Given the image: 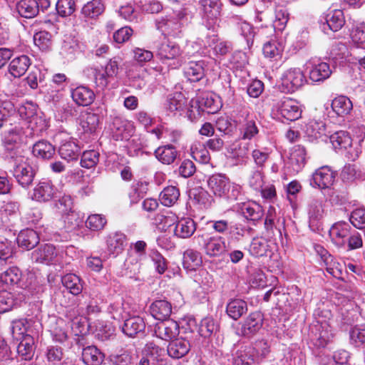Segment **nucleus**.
Returning a JSON list of instances; mask_svg holds the SVG:
<instances>
[{
	"mask_svg": "<svg viewBox=\"0 0 365 365\" xmlns=\"http://www.w3.org/2000/svg\"><path fill=\"white\" fill-rule=\"evenodd\" d=\"M193 240L210 257H220L227 251L225 239L219 235L200 230Z\"/></svg>",
	"mask_w": 365,
	"mask_h": 365,
	"instance_id": "nucleus-2",
	"label": "nucleus"
},
{
	"mask_svg": "<svg viewBox=\"0 0 365 365\" xmlns=\"http://www.w3.org/2000/svg\"><path fill=\"white\" fill-rule=\"evenodd\" d=\"M259 133L256 123L253 120H247L240 128L242 140H251Z\"/></svg>",
	"mask_w": 365,
	"mask_h": 365,
	"instance_id": "nucleus-60",
	"label": "nucleus"
},
{
	"mask_svg": "<svg viewBox=\"0 0 365 365\" xmlns=\"http://www.w3.org/2000/svg\"><path fill=\"white\" fill-rule=\"evenodd\" d=\"M144 354L153 361H163L165 356V351L160 347L154 341L146 343L143 350Z\"/></svg>",
	"mask_w": 365,
	"mask_h": 365,
	"instance_id": "nucleus-46",
	"label": "nucleus"
},
{
	"mask_svg": "<svg viewBox=\"0 0 365 365\" xmlns=\"http://www.w3.org/2000/svg\"><path fill=\"white\" fill-rule=\"evenodd\" d=\"M19 247L26 250L33 249L39 242V237L36 231L27 229L20 232L17 237Z\"/></svg>",
	"mask_w": 365,
	"mask_h": 365,
	"instance_id": "nucleus-29",
	"label": "nucleus"
},
{
	"mask_svg": "<svg viewBox=\"0 0 365 365\" xmlns=\"http://www.w3.org/2000/svg\"><path fill=\"white\" fill-rule=\"evenodd\" d=\"M178 152L173 145L161 146L155 151L157 159L163 164L170 165L176 159Z\"/></svg>",
	"mask_w": 365,
	"mask_h": 365,
	"instance_id": "nucleus-39",
	"label": "nucleus"
},
{
	"mask_svg": "<svg viewBox=\"0 0 365 365\" xmlns=\"http://www.w3.org/2000/svg\"><path fill=\"white\" fill-rule=\"evenodd\" d=\"M56 192L57 189L51 180L42 179L34 187L31 198L37 202H45L53 199Z\"/></svg>",
	"mask_w": 365,
	"mask_h": 365,
	"instance_id": "nucleus-12",
	"label": "nucleus"
},
{
	"mask_svg": "<svg viewBox=\"0 0 365 365\" xmlns=\"http://www.w3.org/2000/svg\"><path fill=\"white\" fill-rule=\"evenodd\" d=\"M187 101L182 93H175L168 96L165 108L173 115L177 113L181 115L187 106Z\"/></svg>",
	"mask_w": 365,
	"mask_h": 365,
	"instance_id": "nucleus-24",
	"label": "nucleus"
},
{
	"mask_svg": "<svg viewBox=\"0 0 365 365\" xmlns=\"http://www.w3.org/2000/svg\"><path fill=\"white\" fill-rule=\"evenodd\" d=\"M262 326V321H235L232 327L240 336H249L256 333Z\"/></svg>",
	"mask_w": 365,
	"mask_h": 365,
	"instance_id": "nucleus-23",
	"label": "nucleus"
},
{
	"mask_svg": "<svg viewBox=\"0 0 365 365\" xmlns=\"http://www.w3.org/2000/svg\"><path fill=\"white\" fill-rule=\"evenodd\" d=\"M353 105L349 98L344 96L336 97L331 102L333 111L339 116H344L352 110Z\"/></svg>",
	"mask_w": 365,
	"mask_h": 365,
	"instance_id": "nucleus-35",
	"label": "nucleus"
},
{
	"mask_svg": "<svg viewBox=\"0 0 365 365\" xmlns=\"http://www.w3.org/2000/svg\"><path fill=\"white\" fill-rule=\"evenodd\" d=\"M272 110L276 115L291 121L299 119L302 114L299 103L288 97H284L277 101L273 106Z\"/></svg>",
	"mask_w": 365,
	"mask_h": 365,
	"instance_id": "nucleus-7",
	"label": "nucleus"
},
{
	"mask_svg": "<svg viewBox=\"0 0 365 365\" xmlns=\"http://www.w3.org/2000/svg\"><path fill=\"white\" fill-rule=\"evenodd\" d=\"M60 156L67 160H77L80 155V148L73 141H66L63 143L58 149Z\"/></svg>",
	"mask_w": 365,
	"mask_h": 365,
	"instance_id": "nucleus-32",
	"label": "nucleus"
},
{
	"mask_svg": "<svg viewBox=\"0 0 365 365\" xmlns=\"http://www.w3.org/2000/svg\"><path fill=\"white\" fill-rule=\"evenodd\" d=\"M289 20V13L287 9L282 6H277L275 8V19L273 22V27L275 30L282 31Z\"/></svg>",
	"mask_w": 365,
	"mask_h": 365,
	"instance_id": "nucleus-51",
	"label": "nucleus"
},
{
	"mask_svg": "<svg viewBox=\"0 0 365 365\" xmlns=\"http://www.w3.org/2000/svg\"><path fill=\"white\" fill-rule=\"evenodd\" d=\"M349 220L356 228L360 230L365 228V209L357 208L353 210Z\"/></svg>",
	"mask_w": 365,
	"mask_h": 365,
	"instance_id": "nucleus-64",
	"label": "nucleus"
},
{
	"mask_svg": "<svg viewBox=\"0 0 365 365\" xmlns=\"http://www.w3.org/2000/svg\"><path fill=\"white\" fill-rule=\"evenodd\" d=\"M207 187L215 197L227 200H237L242 195V187L231 182L225 174L217 173L209 177Z\"/></svg>",
	"mask_w": 365,
	"mask_h": 365,
	"instance_id": "nucleus-1",
	"label": "nucleus"
},
{
	"mask_svg": "<svg viewBox=\"0 0 365 365\" xmlns=\"http://www.w3.org/2000/svg\"><path fill=\"white\" fill-rule=\"evenodd\" d=\"M205 63L202 61H190L184 69V73L188 81H199L205 75Z\"/></svg>",
	"mask_w": 365,
	"mask_h": 365,
	"instance_id": "nucleus-27",
	"label": "nucleus"
},
{
	"mask_svg": "<svg viewBox=\"0 0 365 365\" xmlns=\"http://www.w3.org/2000/svg\"><path fill=\"white\" fill-rule=\"evenodd\" d=\"M155 220L159 229L163 231H167L171 226L175 225L177 217L173 213L168 214L167 215L159 214L156 215Z\"/></svg>",
	"mask_w": 365,
	"mask_h": 365,
	"instance_id": "nucleus-61",
	"label": "nucleus"
},
{
	"mask_svg": "<svg viewBox=\"0 0 365 365\" xmlns=\"http://www.w3.org/2000/svg\"><path fill=\"white\" fill-rule=\"evenodd\" d=\"M305 133L312 140L326 136V125L322 120H311L305 126Z\"/></svg>",
	"mask_w": 365,
	"mask_h": 365,
	"instance_id": "nucleus-36",
	"label": "nucleus"
},
{
	"mask_svg": "<svg viewBox=\"0 0 365 365\" xmlns=\"http://www.w3.org/2000/svg\"><path fill=\"white\" fill-rule=\"evenodd\" d=\"M330 142L335 150L347 149L351 145V138L347 132L336 131L329 137Z\"/></svg>",
	"mask_w": 365,
	"mask_h": 365,
	"instance_id": "nucleus-38",
	"label": "nucleus"
},
{
	"mask_svg": "<svg viewBox=\"0 0 365 365\" xmlns=\"http://www.w3.org/2000/svg\"><path fill=\"white\" fill-rule=\"evenodd\" d=\"M63 286L73 295L81 293L83 286L80 278L74 274H67L62 277Z\"/></svg>",
	"mask_w": 365,
	"mask_h": 365,
	"instance_id": "nucleus-47",
	"label": "nucleus"
},
{
	"mask_svg": "<svg viewBox=\"0 0 365 365\" xmlns=\"http://www.w3.org/2000/svg\"><path fill=\"white\" fill-rule=\"evenodd\" d=\"M31 59L26 55L14 58L9 65V72L14 78H20L27 71L31 66Z\"/></svg>",
	"mask_w": 365,
	"mask_h": 365,
	"instance_id": "nucleus-19",
	"label": "nucleus"
},
{
	"mask_svg": "<svg viewBox=\"0 0 365 365\" xmlns=\"http://www.w3.org/2000/svg\"><path fill=\"white\" fill-rule=\"evenodd\" d=\"M282 85L287 92H294L307 83V78L300 68L287 69L282 76Z\"/></svg>",
	"mask_w": 365,
	"mask_h": 365,
	"instance_id": "nucleus-8",
	"label": "nucleus"
},
{
	"mask_svg": "<svg viewBox=\"0 0 365 365\" xmlns=\"http://www.w3.org/2000/svg\"><path fill=\"white\" fill-rule=\"evenodd\" d=\"M11 158L14 162L13 176L16 182L23 187H29L34 181L35 172L28 162L27 158L21 155H11Z\"/></svg>",
	"mask_w": 365,
	"mask_h": 365,
	"instance_id": "nucleus-4",
	"label": "nucleus"
},
{
	"mask_svg": "<svg viewBox=\"0 0 365 365\" xmlns=\"http://www.w3.org/2000/svg\"><path fill=\"white\" fill-rule=\"evenodd\" d=\"M202 264L201 254L193 250H187L183 256L184 267L189 269H195Z\"/></svg>",
	"mask_w": 365,
	"mask_h": 365,
	"instance_id": "nucleus-50",
	"label": "nucleus"
},
{
	"mask_svg": "<svg viewBox=\"0 0 365 365\" xmlns=\"http://www.w3.org/2000/svg\"><path fill=\"white\" fill-rule=\"evenodd\" d=\"M219 104L212 94H203L199 100H191L187 115L190 120H195L201 115L202 111L214 113L219 109Z\"/></svg>",
	"mask_w": 365,
	"mask_h": 365,
	"instance_id": "nucleus-6",
	"label": "nucleus"
},
{
	"mask_svg": "<svg viewBox=\"0 0 365 365\" xmlns=\"http://www.w3.org/2000/svg\"><path fill=\"white\" fill-rule=\"evenodd\" d=\"M172 312L170 304L165 300H158L150 306V314L155 319H167Z\"/></svg>",
	"mask_w": 365,
	"mask_h": 365,
	"instance_id": "nucleus-31",
	"label": "nucleus"
},
{
	"mask_svg": "<svg viewBox=\"0 0 365 365\" xmlns=\"http://www.w3.org/2000/svg\"><path fill=\"white\" fill-rule=\"evenodd\" d=\"M45 356L48 363L53 365L59 364L63 357V349L58 346H48L46 348Z\"/></svg>",
	"mask_w": 365,
	"mask_h": 365,
	"instance_id": "nucleus-57",
	"label": "nucleus"
},
{
	"mask_svg": "<svg viewBox=\"0 0 365 365\" xmlns=\"http://www.w3.org/2000/svg\"><path fill=\"white\" fill-rule=\"evenodd\" d=\"M253 362L252 347L241 346L232 353V365H251Z\"/></svg>",
	"mask_w": 365,
	"mask_h": 365,
	"instance_id": "nucleus-25",
	"label": "nucleus"
},
{
	"mask_svg": "<svg viewBox=\"0 0 365 365\" xmlns=\"http://www.w3.org/2000/svg\"><path fill=\"white\" fill-rule=\"evenodd\" d=\"M350 340L355 346L365 345V327H353L350 331Z\"/></svg>",
	"mask_w": 365,
	"mask_h": 365,
	"instance_id": "nucleus-63",
	"label": "nucleus"
},
{
	"mask_svg": "<svg viewBox=\"0 0 365 365\" xmlns=\"http://www.w3.org/2000/svg\"><path fill=\"white\" fill-rule=\"evenodd\" d=\"M82 358L87 365H101L104 355L94 346H88L83 349Z\"/></svg>",
	"mask_w": 365,
	"mask_h": 365,
	"instance_id": "nucleus-34",
	"label": "nucleus"
},
{
	"mask_svg": "<svg viewBox=\"0 0 365 365\" xmlns=\"http://www.w3.org/2000/svg\"><path fill=\"white\" fill-rule=\"evenodd\" d=\"M126 245L125 235L120 232L110 233L106 237L107 250L110 255L116 257L121 253Z\"/></svg>",
	"mask_w": 365,
	"mask_h": 365,
	"instance_id": "nucleus-17",
	"label": "nucleus"
},
{
	"mask_svg": "<svg viewBox=\"0 0 365 365\" xmlns=\"http://www.w3.org/2000/svg\"><path fill=\"white\" fill-rule=\"evenodd\" d=\"M322 365H351L350 355L346 350L336 351L332 358L323 357L321 359Z\"/></svg>",
	"mask_w": 365,
	"mask_h": 365,
	"instance_id": "nucleus-42",
	"label": "nucleus"
},
{
	"mask_svg": "<svg viewBox=\"0 0 365 365\" xmlns=\"http://www.w3.org/2000/svg\"><path fill=\"white\" fill-rule=\"evenodd\" d=\"M180 191L176 187L168 186L161 192L160 200L163 205L170 207L178 201Z\"/></svg>",
	"mask_w": 365,
	"mask_h": 365,
	"instance_id": "nucleus-49",
	"label": "nucleus"
},
{
	"mask_svg": "<svg viewBox=\"0 0 365 365\" xmlns=\"http://www.w3.org/2000/svg\"><path fill=\"white\" fill-rule=\"evenodd\" d=\"M71 97L77 105L88 106L93 102L95 94L93 91L88 87L78 86L72 90Z\"/></svg>",
	"mask_w": 365,
	"mask_h": 365,
	"instance_id": "nucleus-22",
	"label": "nucleus"
},
{
	"mask_svg": "<svg viewBox=\"0 0 365 365\" xmlns=\"http://www.w3.org/2000/svg\"><path fill=\"white\" fill-rule=\"evenodd\" d=\"M267 243L264 239L255 238L250 246V252L255 257H262L266 255Z\"/></svg>",
	"mask_w": 365,
	"mask_h": 365,
	"instance_id": "nucleus-62",
	"label": "nucleus"
},
{
	"mask_svg": "<svg viewBox=\"0 0 365 365\" xmlns=\"http://www.w3.org/2000/svg\"><path fill=\"white\" fill-rule=\"evenodd\" d=\"M307 151L301 145H294L290 152L289 160L296 171L300 170L306 164Z\"/></svg>",
	"mask_w": 365,
	"mask_h": 365,
	"instance_id": "nucleus-33",
	"label": "nucleus"
},
{
	"mask_svg": "<svg viewBox=\"0 0 365 365\" xmlns=\"http://www.w3.org/2000/svg\"><path fill=\"white\" fill-rule=\"evenodd\" d=\"M250 147V143L237 140L229 146L227 151L232 158L244 159L247 157Z\"/></svg>",
	"mask_w": 365,
	"mask_h": 365,
	"instance_id": "nucleus-37",
	"label": "nucleus"
},
{
	"mask_svg": "<svg viewBox=\"0 0 365 365\" xmlns=\"http://www.w3.org/2000/svg\"><path fill=\"white\" fill-rule=\"evenodd\" d=\"M33 153L42 159H50L55 153L54 146L46 140H41L34 144Z\"/></svg>",
	"mask_w": 365,
	"mask_h": 365,
	"instance_id": "nucleus-43",
	"label": "nucleus"
},
{
	"mask_svg": "<svg viewBox=\"0 0 365 365\" xmlns=\"http://www.w3.org/2000/svg\"><path fill=\"white\" fill-rule=\"evenodd\" d=\"M307 212L309 227L313 231L317 230L325 215L324 203L323 200L316 197H311L308 202Z\"/></svg>",
	"mask_w": 365,
	"mask_h": 365,
	"instance_id": "nucleus-10",
	"label": "nucleus"
},
{
	"mask_svg": "<svg viewBox=\"0 0 365 365\" xmlns=\"http://www.w3.org/2000/svg\"><path fill=\"white\" fill-rule=\"evenodd\" d=\"M331 73L332 71L329 63L319 62L312 64L309 72V77L313 83H319L329 78Z\"/></svg>",
	"mask_w": 365,
	"mask_h": 365,
	"instance_id": "nucleus-21",
	"label": "nucleus"
},
{
	"mask_svg": "<svg viewBox=\"0 0 365 365\" xmlns=\"http://www.w3.org/2000/svg\"><path fill=\"white\" fill-rule=\"evenodd\" d=\"M111 129L117 140H128L135 132L133 123L119 115L113 118Z\"/></svg>",
	"mask_w": 365,
	"mask_h": 365,
	"instance_id": "nucleus-13",
	"label": "nucleus"
},
{
	"mask_svg": "<svg viewBox=\"0 0 365 365\" xmlns=\"http://www.w3.org/2000/svg\"><path fill=\"white\" fill-rule=\"evenodd\" d=\"M247 311V303L242 299H234L227 306V313L232 319H238Z\"/></svg>",
	"mask_w": 365,
	"mask_h": 365,
	"instance_id": "nucleus-45",
	"label": "nucleus"
},
{
	"mask_svg": "<svg viewBox=\"0 0 365 365\" xmlns=\"http://www.w3.org/2000/svg\"><path fill=\"white\" fill-rule=\"evenodd\" d=\"M24 130L20 126H15L4 133V143L5 145L18 144L23 140Z\"/></svg>",
	"mask_w": 365,
	"mask_h": 365,
	"instance_id": "nucleus-53",
	"label": "nucleus"
},
{
	"mask_svg": "<svg viewBox=\"0 0 365 365\" xmlns=\"http://www.w3.org/2000/svg\"><path fill=\"white\" fill-rule=\"evenodd\" d=\"M190 349V345L188 341L178 339L169 343L167 352L173 359H180L188 353Z\"/></svg>",
	"mask_w": 365,
	"mask_h": 365,
	"instance_id": "nucleus-26",
	"label": "nucleus"
},
{
	"mask_svg": "<svg viewBox=\"0 0 365 365\" xmlns=\"http://www.w3.org/2000/svg\"><path fill=\"white\" fill-rule=\"evenodd\" d=\"M155 24L157 29L164 35L178 37L181 33L182 23L179 19L162 17L156 20Z\"/></svg>",
	"mask_w": 365,
	"mask_h": 365,
	"instance_id": "nucleus-15",
	"label": "nucleus"
},
{
	"mask_svg": "<svg viewBox=\"0 0 365 365\" xmlns=\"http://www.w3.org/2000/svg\"><path fill=\"white\" fill-rule=\"evenodd\" d=\"M107 223L106 217L100 214H93L88 217L86 226L93 231H99L104 228Z\"/></svg>",
	"mask_w": 365,
	"mask_h": 365,
	"instance_id": "nucleus-56",
	"label": "nucleus"
},
{
	"mask_svg": "<svg viewBox=\"0 0 365 365\" xmlns=\"http://www.w3.org/2000/svg\"><path fill=\"white\" fill-rule=\"evenodd\" d=\"M239 208L243 216L250 220L257 221L263 216L262 207L255 202H242Z\"/></svg>",
	"mask_w": 365,
	"mask_h": 365,
	"instance_id": "nucleus-28",
	"label": "nucleus"
},
{
	"mask_svg": "<svg viewBox=\"0 0 365 365\" xmlns=\"http://www.w3.org/2000/svg\"><path fill=\"white\" fill-rule=\"evenodd\" d=\"M105 7L101 0H92L82 8V14L88 18L94 19L104 11Z\"/></svg>",
	"mask_w": 365,
	"mask_h": 365,
	"instance_id": "nucleus-48",
	"label": "nucleus"
},
{
	"mask_svg": "<svg viewBox=\"0 0 365 365\" xmlns=\"http://www.w3.org/2000/svg\"><path fill=\"white\" fill-rule=\"evenodd\" d=\"M182 54L180 47L172 41L161 43L156 51V57L163 64L172 68H176L181 66L179 58Z\"/></svg>",
	"mask_w": 365,
	"mask_h": 365,
	"instance_id": "nucleus-5",
	"label": "nucleus"
},
{
	"mask_svg": "<svg viewBox=\"0 0 365 365\" xmlns=\"http://www.w3.org/2000/svg\"><path fill=\"white\" fill-rule=\"evenodd\" d=\"M196 230L195 222L189 217L178 220L174 228V234L182 239L190 237Z\"/></svg>",
	"mask_w": 365,
	"mask_h": 365,
	"instance_id": "nucleus-20",
	"label": "nucleus"
},
{
	"mask_svg": "<svg viewBox=\"0 0 365 365\" xmlns=\"http://www.w3.org/2000/svg\"><path fill=\"white\" fill-rule=\"evenodd\" d=\"M21 278V272L17 267H11L1 273L0 279L6 284H16Z\"/></svg>",
	"mask_w": 365,
	"mask_h": 365,
	"instance_id": "nucleus-55",
	"label": "nucleus"
},
{
	"mask_svg": "<svg viewBox=\"0 0 365 365\" xmlns=\"http://www.w3.org/2000/svg\"><path fill=\"white\" fill-rule=\"evenodd\" d=\"M17 353L24 360H30L34 354V339L31 335H26L24 339L19 340Z\"/></svg>",
	"mask_w": 365,
	"mask_h": 365,
	"instance_id": "nucleus-30",
	"label": "nucleus"
},
{
	"mask_svg": "<svg viewBox=\"0 0 365 365\" xmlns=\"http://www.w3.org/2000/svg\"><path fill=\"white\" fill-rule=\"evenodd\" d=\"M336 173L329 166H322L312 174L310 184L320 189L330 187L335 180Z\"/></svg>",
	"mask_w": 365,
	"mask_h": 365,
	"instance_id": "nucleus-11",
	"label": "nucleus"
},
{
	"mask_svg": "<svg viewBox=\"0 0 365 365\" xmlns=\"http://www.w3.org/2000/svg\"><path fill=\"white\" fill-rule=\"evenodd\" d=\"M58 256L56 247L51 244L40 245L31 253V259L36 263L51 264Z\"/></svg>",
	"mask_w": 365,
	"mask_h": 365,
	"instance_id": "nucleus-14",
	"label": "nucleus"
},
{
	"mask_svg": "<svg viewBox=\"0 0 365 365\" xmlns=\"http://www.w3.org/2000/svg\"><path fill=\"white\" fill-rule=\"evenodd\" d=\"M38 5L36 0H21L16 4V10L24 18H33L38 13Z\"/></svg>",
	"mask_w": 365,
	"mask_h": 365,
	"instance_id": "nucleus-40",
	"label": "nucleus"
},
{
	"mask_svg": "<svg viewBox=\"0 0 365 365\" xmlns=\"http://www.w3.org/2000/svg\"><path fill=\"white\" fill-rule=\"evenodd\" d=\"M202 42L204 47L210 48L212 54L217 58L227 55L232 50V43L220 39L216 34H207Z\"/></svg>",
	"mask_w": 365,
	"mask_h": 365,
	"instance_id": "nucleus-9",
	"label": "nucleus"
},
{
	"mask_svg": "<svg viewBox=\"0 0 365 365\" xmlns=\"http://www.w3.org/2000/svg\"><path fill=\"white\" fill-rule=\"evenodd\" d=\"M99 123V117L93 113H87L82 116L81 125L84 131L92 133L95 131Z\"/></svg>",
	"mask_w": 365,
	"mask_h": 365,
	"instance_id": "nucleus-58",
	"label": "nucleus"
},
{
	"mask_svg": "<svg viewBox=\"0 0 365 365\" xmlns=\"http://www.w3.org/2000/svg\"><path fill=\"white\" fill-rule=\"evenodd\" d=\"M122 331L130 337H133L145 329V321H119Z\"/></svg>",
	"mask_w": 365,
	"mask_h": 365,
	"instance_id": "nucleus-41",
	"label": "nucleus"
},
{
	"mask_svg": "<svg viewBox=\"0 0 365 365\" xmlns=\"http://www.w3.org/2000/svg\"><path fill=\"white\" fill-rule=\"evenodd\" d=\"M362 177L361 170L355 164L345 165L341 173V178L343 181L352 182Z\"/></svg>",
	"mask_w": 365,
	"mask_h": 365,
	"instance_id": "nucleus-52",
	"label": "nucleus"
},
{
	"mask_svg": "<svg viewBox=\"0 0 365 365\" xmlns=\"http://www.w3.org/2000/svg\"><path fill=\"white\" fill-rule=\"evenodd\" d=\"M199 4L203 25L208 31L215 33L220 26L222 7L221 1L200 0Z\"/></svg>",
	"mask_w": 365,
	"mask_h": 365,
	"instance_id": "nucleus-3",
	"label": "nucleus"
},
{
	"mask_svg": "<svg viewBox=\"0 0 365 365\" xmlns=\"http://www.w3.org/2000/svg\"><path fill=\"white\" fill-rule=\"evenodd\" d=\"M345 22L344 13L341 10L335 9L330 11L326 17V22L322 25V30L328 34V31H337L344 26Z\"/></svg>",
	"mask_w": 365,
	"mask_h": 365,
	"instance_id": "nucleus-18",
	"label": "nucleus"
},
{
	"mask_svg": "<svg viewBox=\"0 0 365 365\" xmlns=\"http://www.w3.org/2000/svg\"><path fill=\"white\" fill-rule=\"evenodd\" d=\"M351 234V227L346 222H338L334 224L329 230L331 240L339 246H344L347 237Z\"/></svg>",
	"mask_w": 365,
	"mask_h": 365,
	"instance_id": "nucleus-16",
	"label": "nucleus"
},
{
	"mask_svg": "<svg viewBox=\"0 0 365 365\" xmlns=\"http://www.w3.org/2000/svg\"><path fill=\"white\" fill-rule=\"evenodd\" d=\"M148 184L145 182H137L133 183L128 193L130 205L138 203L146 194Z\"/></svg>",
	"mask_w": 365,
	"mask_h": 365,
	"instance_id": "nucleus-44",
	"label": "nucleus"
},
{
	"mask_svg": "<svg viewBox=\"0 0 365 365\" xmlns=\"http://www.w3.org/2000/svg\"><path fill=\"white\" fill-rule=\"evenodd\" d=\"M29 321H12L11 334L14 340L19 341L24 339L27 333V324Z\"/></svg>",
	"mask_w": 365,
	"mask_h": 365,
	"instance_id": "nucleus-59",
	"label": "nucleus"
},
{
	"mask_svg": "<svg viewBox=\"0 0 365 365\" xmlns=\"http://www.w3.org/2000/svg\"><path fill=\"white\" fill-rule=\"evenodd\" d=\"M192 158L201 163H207L210 160V155L206 147L200 143H195L191 146Z\"/></svg>",
	"mask_w": 365,
	"mask_h": 365,
	"instance_id": "nucleus-54",
	"label": "nucleus"
}]
</instances>
